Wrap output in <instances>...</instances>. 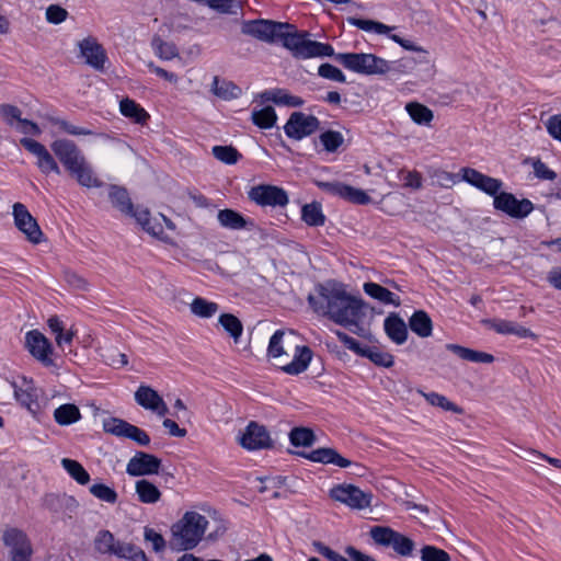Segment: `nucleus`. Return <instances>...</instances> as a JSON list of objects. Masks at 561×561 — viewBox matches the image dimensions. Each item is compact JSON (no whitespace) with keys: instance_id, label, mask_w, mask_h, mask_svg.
I'll return each mask as SVG.
<instances>
[{"instance_id":"338daca9","label":"nucleus","mask_w":561,"mask_h":561,"mask_svg":"<svg viewBox=\"0 0 561 561\" xmlns=\"http://www.w3.org/2000/svg\"><path fill=\"white\" fill-rule=\"evenodd\" d=\"M525 164H531L534 171L533 175H557V173L550 170L540 159L528 158L524 161Z\"/></svg>"},{"instance_id":"a211bd4d","label":"nucleus","mask_w":561,"mask_h":561,"mask_svg":"<svg viewBox=\"0 0 561 561\" xmlns=\"http://www.w3.org/2000/svg\"><path fill=\"white\" fill-rule=\"evenodd\" d=\"M80 55L85 59V64L96 71H103L107 55L104 47L93 36H88L78 43Z\"/></svg>"},{"instance_id":"aec40b11","label":"nucleus","mask_w":561,"mask_h":561,"mask_svg":"<svg viewBox=\"0 0 561 561\" xmlns=\"http://www.w3.org/2000/svg\"><path fill=\"white\" fill-rule=\"evenodd\" d=\"M135 401L158 416H164L169 412V408L162 397L149 386L141 385L138 387L135 392Z\"/></svg>"},{"instance_id":"ddd939ff","label":"nucleus","mask_w":561,"mask_h":561,"mask_svg":"<svg viewBox=\"0 0 561 561\" xmlns=\"http://www.w3.org/2000/svg\"><path fill=\"white\" fill-rule=\"evenodd\" d=\"M13 217L16 228L26 237V239L38 244L43 240V232L36 221L31 215L27 208L21 204L15 203L13 205Z\"/></svg>"},{"instance_id":"13d9d810","label":"nucleus","mask_w":561,"mask_h":561,"mask_svg":"<svg viewBox=\"0 0 561 561\" xmlns=\"http://www.w3.org/2000/svg\"><path fill=\"white\" fill-rule=\"evenodd\" d=\"M422 561H450L449 554L434 546H425L421 550Z\"/></svg>"},{"instance_id":"774afa93","label":"nucleus","mask_w":561,"mask_h":561,"mask_svg":"<svg viewBox=\"0 0 561 561\" xmlns=\"http://www.w3.org/2000/svg\"><path fill=\"white\" fill-rule=\"evenodd\" d=\"M126 217L134 218L142 229H145V226L149 225L151 220V216L148 209L135 208V206H133V214H127Z\"/></svg>"},{"instance_id":"c03bdc74","label":"nucleus","mask_w":561,"mask_h":561,"mask_svg":"<svg viewBox=\"0 0 561 561\" xmlns=\"http://www.w3.org/2000/svg\"><path fill=\"white\" fill-rule=\"evenodd\" d=\"M347 21L351 25H354L357 28L366 32H375L376 34H388L391 31V27H389L388 25L374 20L348 18Z\"/></svg>"},{"instance_id":"412c9836","label":"nucleus","mask_w":561,"mask_h":561,"mask_svg":"<svg viewBox=\"0 0 561 561\" xmlns=\"http://www.w3.org/2000/svg\"><path fill=\"white\" fill-rule=\"evenodd\" d=\"M23 145L27 150H30L34 156H36L37 163L42 172L59 173V167L54 156L47 150V148L43 144L34 139L25 138L23 139Z\"/></svg>"},{"instance_id":"cd10ccee","label":"nucleus","mask_w":561,"mask_h":561,"mask_svg":"<svg viewBox=\"0 0 561 561\" xmlns=\"http://www.w3.org/2000/svg\"><path fill=\"white\" fill-rule=\"evenodd\" d=\"M191 313L199 319H210L219 311V305L204 297L196 296L188 304Z\"/></svg>"},{"instance_id":"8fccbe9b","label":"nucleus","mask_w":561,"mask_h":561,"mask_svg":"<svg viewBox=\"0 0 561 561\" xmlns=\"http://www.w3.org/2000/svg\"><path fill=\"white\" fill-rule=\"evenodd\" d=\"M130 425V423L122 419L111 417L104 421L103 428L106 433L112 435L126 437Z\"/></svg>"},{"instance_id":"79ce46f5","label":"nucleus","mask_w":561,"mask_h":561,"mask_svg":"<svg viewBox=\"0 0 561 561\" xmlns=\"http://www.w3.org/2000/svg\"><path fill=\"white\" fill-rule=\"evenodd\" d=\"M151 46L156 55L164 60H171L179 57V49L174 43L165 42L160 36L154 35L151 41Z\"/></svg>"},{"instance_id":"e2e57ef3","label":"nucleus","mask_w":561,"mask_h":561,"mask_svg":"<svg viewBox=\"0 0 561 561\" xmlns=\"http://www.w3.org/2000/svg\"><path fill=\"white\" fill-rule=\"evenodd\" d=\"M144 230L164 242H170V238L164 233L163 227L158 218H151L150 224L145 226Z\"/></svg>"},{"instance_id":"9d476101","label":"nucleus","mask_w":561,"mask_h":561,"mask_svg":"<svg viewBox=\"0 0 561 561\" xmlns=\"http://www.w3.org/2000/svg\"><path fill=\"white\" fill-rule=\"evenodd\" d=\"M316 184L325 193L339 196L353 204L366 205L371 202L365 191L344 184L336 179L318 180Z\"/></svg>"},{"instance_id":"7ed1b4c3","label":"nucleus","mask_w":561,"mask_h":561,"mask_svg":"<svg viewBox=\"0 0 561 561\" xmlns=\"http://www.w3.org/2000/svg\"><path fill=\"white\" fill-rule=\"evenodd\" d=\"M293 331L277 330L270 339L267 357L283 373L297 376L307 370L313 353L309 346L295 342Z\"/></svg>"},{"instance_id":"dca6fc26","label":"nucleus","mask_w":561,"mask_h":561,"mask_svg":"<svg viewBox=\"0 0 561 561\" xmlns=\"http://www.w3.org/2000/svg\"><path fill=\"white\" fill-rule=\"evenodd\" d=\"M239 444L248 450H259L272 447V439L265 426L252 421L238 438Z\"/></svg>"},{"instance_id":"09e8293b","label":"nucleus","mask_w":561,"mask_h":561,"mask_svg":"<svg viewBox=\"0 0 561 561\" xmlns=\"http://www.w3.org/2000/svg\"><path fill=\"white\" fill-rule=\"evenodd\" d=\"M211 151L217 160L226 164H234L242 157L232 146H214Z\"/></svg>"},{"instance_id":"69168bd1","label":"nucleus","mask_w":561,"mask_h":561,"mask_svg":"<svg viewBox=\"0 0 561 561\" xmlns=\"http://www.w3.org/2000/svg\"><path fill=\"white\" fill-rule=\"evenodd\" d=\"M199 2H205L210 9L220 13H231L236 0H201Z\"/></svg>"},{"instance_id":"c85d7f7f","label":"nucleus","mask_w":561,"mask_h":561,"mask_svg":"<svg viewBox=\"0 0 561 561\" xmlns=\"http://www.w3.org/2000/svg\"><path fill=\"white\" fill-rule=\"evenodd\" d=\"M446 348L463 360L485 364L493 363L494 360V356L492 354L468 348L458 344H447Z\"/></svg>"},{"instance_id":"9b49d317","label":"nucleus","mask_w":561,"mask_h":561,"mask_svg":"<svg viewBox=\"0 0 561 561\" xmlns=\"http://www.w3.org/2000/svg\"><path fill=\"white\" fill-rule=\"evenodd\" d=\"M330 496L353 510H364L371 505L373 494L353 484H339L331 489Z\"/></svg>"},{"instance_id":"f3484780","label":"nucleus","mask_w":561,"mask_h":561,"mask_svg":"<svg viewBox=\"0 0 561 561\" xmlns=\"http://www.w3.org/2000/svg\"><path fill=\"white\" fill-rule=\"evenodd\" d=\"M161 459L154 455L137 451L127 462L126 472L131 477L158 474Z\"/></svg>"},{"instance_id":"20e7f679","label":"nucleus","mask_w":561,"mask_h":561,"mask_svg":"<svg viewBox=\"0 0 561 561\" xmlns=\"http://www.w3.org/2000/svg\"><path fill=\"white\" fill-rule=\"evenodd\" d=\"M208 519L196 511H187L172 525L170 547L176 551L194 549L203 539Z\"/></svg>"},{"instance_id":"49530a36","label":"nucleus","mask_w":561,"mask_h":561,"mask_svg":"<svg viewBox=\"0 0 561 561\" xmlns=\"http://www.w3.org/2000/svg\"><path fill=\"white\" fill-rule=\"evenodd\" d=\"M319 141L328 152H335L344 141V137L340 131L325 130L319 136Z\"/></svg>"},{"instance_id":"e433bc0d","label":"nucleus","mask_w":561,"mask_h":561,"mask_svg":"<svg viewBox=\"0 0 561 561\" xmlns=\"http://www.w3.org/2000/svg\"><path fill=\"white\" fill-rule=\"evenodd\" d=\"M54 419L57 424L67 426L78 422L81 419V413L76 404L66 403L54 411Z\"/></svg>"},{"instance_id":"4c0bfd02","label":"nucleus","mask_w":561,"mask_h":561,"mask_svg":"<svg viewBox=\"0 0 561 561\" xmlns=\"http://www.w3.org/2000/svg\"><path fill=\"white\" fill-rule=\"evenodd\" d=\"M417 392L424 397V399L433 407L440 408L444 411H450L456 414H462L463 410L448 400L445 396L439 394L437 392H424L423 390L419 389Z\"/></svg>"},{"instance_id":"c9c22d12","label":"nucleus","mask_w":561,"mask_h":561,"mask_svg":"<svg viewBox=\"0 0 561 561\" xmlns=\"http://www.w3.org/2000/svg\"><path fill=\"white\" fill-rule=\"evenodd\" d=\"M301 219L310 227H320L325 222V216L320 203L312 202L301 208Z\"/></svg>"},{"instance_id":"3c124183","label":"nucleus","mask_w":561,"mask_h":561,"mask_svg":"<svg viewBox=\"0 0 561 561\" xmlns=\"http://www.w3.org/2000/svg\"><path fill=\"white\" fill-rule=\"evenodd\" d=\"M46 503L49 508L56 512L64 506L67 507L70 512L78 507L77 501L72 496L67 495H48L46 497Z\"/></svg>"},{"instance_id":"5701e85b","label":"nucleus","mask_w":561,"mask_h":561,"mask_svg":"<svg viewBox=\"0 0 561 561\" xmlns=\"http://www.w3.org/2000/svg\"><path fill=\"white\" fill-rule=\"evenodd\" d=\"M3 543L10 554L33 553V548L26 534L18 528H8L2 535Z\"/></svg>"},{"instance_id":"2eb2a0df","label":"nucleus","mask_w":561,"mask_h":561,"mask_svg":"<svg viewBox=\"0 0 561 561\" xmlns=\"http://www.w3.org/2000/svg\"><path fill=\"white\" fill-rule=\"evenodd\" d=\"M25 346L31 355L44 366H53L54 348L48 339L37 330H31L25 335Z\"/></svg>"},{"instance_id":"6e6d98bb","label":"nucleus","mask_w":561,"mask_h":561,"mask_svg":"<svg viewBox=\"0 0 561 561\" xmlns=\"http://www.w3.org/2000/svg\"><path fill=\"white\" fill-rule=\"evenodd\" d=\"M260 98L262 102H273L276 105L286 106L288 101V91L280 88L265 90L260 94Z\"/></svg>"},{"instance_id":"0e129e2a","label":"nucleus","mask_w":561,"mask_h":561,"mask_svg":"<svg viewBox=\"0 0 561 561\" xmlns=\"http://www.w3.org/2000/svg\"><path fill=\"white\" fill-rule=\"evenodd\" d=\"M126 438H129V439L136 442L140 446H147L150 443V437L148 436V434L144 430H141L133 424L130 425V427L128 430Z\"/></svg>"},{"instance_id":"6e6552de","label":"nucleus","mask_w":561,"mask_h":561,"mask_svg":"<svg viewBox=\"0 0 561 561\" xmlns=\"http://www.w3.org/2000/svg\"><path fill=\"white\" fill-rule=\"evenodd\" d=\"M94 548L102 554H113L129 561H148L147 556L139 547L115 539L108 530H101L94 539Z\"/></svg>"},{"instance_id":"de8ad7c7","label":"nucleus","mask_w":561,"mask_h":561,"mask_svg":"<svg viewBox=\"0 0 561 561\" xmlns=\"http://www.w3.org/2000/svg\"><path fill=\"white\" fill-rule=\"evenodd\" d=\"M290 443L294 446L309 447L314 443V434L307 427H295L289 433Z\"/></svg>"},{"instance_id":"f704fd0d","label":"nucleus","mask_w":561,"mask_h":561,"mask_svg":"<svg viewBox=\"0 0 561 561\" xmlns=\"http://www.w3.org/2000/svg\"><path fill=\"white\" fill-rule=\"evenodd\" d=\"M213 92L216 96L229 101L238 99L241 95L242 90L232 81H220L218 77H215L213 80Z\"/></svg>"},{"instance_id":"1a4fd4ad","label":"nucleus","mask_w":561,"mask_h":561,"mask_svg":"<svg viewBox=\"0 0 561 561\" xmlns=\"http://www.w3.org/2000/svg\"><path fill=\"white\" fill-rule=\"evenodd\" d=\"M369 535L375 543L391 547L401 557H410L414 550V542L409 537L386 526H374Z\"/></svg>"},{"instance_id":"4d7b16f0","label":"nucleus","mask_w":561,"mask_h":561,"mask_svg":"<svg viewBox=\"0 0 561 561\" xmlns=\"http://www.w3.org/2000/svg\"><path fill=\"white\" fill-rule=\"evenodd\" d=\"M68 11L59 4H50L46 9V21L50 24H60L68 18Z\"/></svg>"},{"instance_id":"a878e982","label":"nucleus","mask_w":561,"mask_h":561,"mask_svg":"<svg viewBox=\"0 0 561 561\" xmlns=\"http://www.w3.org/2000/svg\"><path fill=\"white\" fill-rule=\"evenodd\" d=\"M309 460L322 463H332L340 468H346L351 461L342 457L335 449L332 448H318L305 455Z\"/></svg>"},{"instance_id":"5fc2aeb1","label":"nucleus","mask_w":561,"mask_h":561,"mask_svg":"<svg viewBox=\"0 0 561 561\" xmlns=\"http://www.w3.org/2000/svg\"><path fill=\"white\" fill-rule=\"evenodd\" d=\"M90 492L96 499L104 501L106 503L114 504L117 501V493L114 489L103 484L96 483L90 488Z\"/></svg>"},{"instance_id":"680f3d73","label":"nucleus","mask_w":561,"mask_h":561,"mask_svg":"<svg viewBox=\"0 0 561 561\" xmlns=\"http://www.w3.org/2000/svg\"><path fill=\"white\" fill-rule=\"evenodd\" d=\"M548 134L561 142V114L550 116L545 123Z\"/></svg>"},{"instance_id":"37998d69","label":"nucleus","mask_w":561,"mask_h":561,"mask_svg":"<svg viewBox=\"0 0 561 561\" xmlns=\"http://www.w3.org/2000/svg\"><path fill=\"white\" fill-rule=\"evenodd\" d=\"M62 468L69 473V476L76 480L79 484L85 485L90 481V474L77 460L69 458L61 459Z\"/></svg>"},{"instance_id":"58836bf2","label":"nucleus","mask_w":561,"mask_h":561,"mask_svg":"<svg viewBox=\"0 0 561 561\" xmlns=\"http://www.w3.org/2000/svg\"><path fill=\"white\" fill-rule=\"evenodd\" d=\"M405 110L411 119L417 125H428L433 121L432 110L419 102L408 103Z\"/></svg>"},{"instance_id":"052dcab7","label":"nucleus","mask_w":561,"mask_h":561,"mask_svg":"<svg viewBox=\"0 0 561 561\" xmlns=\"http://www.w3.org/2000/svg\"><path fill=\"white\" fill-rule=\"evenodd\" d=\"M144 538L147 542L152 545L156 552H161L165 548V540L161 534L157 533L153 528L145 527Z\"/></svg>"},{"instance_id":"c756f323","label":"nucleus","mask_w":561,"mask_h":561,"mask_svg":"<svg viewBox=\"0 0 561 561\" xmlns=\"http://www.w3.org/2000/svg\"><path fill=\"white\" fill-rule=\"evenodd\" d=\"M135 491L138 501L144 504H156L160 501L162 495L157 485L147 479L137 480Z\"/></svg>"},{"instance_id":"ea45409f","label":"nucleus","mask_w":561,"mask_h":561,"mask_svg":"<svg viewBox=\"0 0 561 561\" xmlns=\"http://www.w3.org/2000/svg\"><path fill=\"white\" fill-rule=\"evenodd\" d=\"M252 123L261 129L272 128L277 121V114L274 107L267 105L261 110H254L252 112Z\"/></svg>"},{"instance_id":"f8f14e48","label":"nucleus","mask_w":561,"mask_h":561,"mask_svg":"<svg viewBox=\"0 0 561 561\" xmlns=\"http://www.w3.org/2000/svg\"><path fill=\"white\" fill-rule=\"evenodd\" d=\"M320 121L313 115H306L302 112H293L284 126L288 138L301 140L316 133L320 128Z\"/></svg>"},{"instance_id":"f03ea898","label":"nucleus","mask_w":561,"mask_h":561,"mask_svg":"<svg viewBox=\"0 0 561 561\" xmlns=\"http://www.w3.org/2000/svg\"><path fill=\"white\" fill-rule=\"evenodd\" d=\"M308 302L318 314L346 328L357 325L364 316V301L348 294L342 284L335 282L318 285L316 294L308 296Z\"/></svg>"},{"instance_id":"4468645a","label":"nucleus","mask_w":561,"mask_h":561,"mask_svg":"<svg viewBox=\"0 0 561 561\" xmlns=\"http://www.w3.org/2000/svg\"><path fill=\"white\" fill-rule=\"evenodd\" d=\"M12 397L33 415L37 413L38 389L32 379L22 376L19 381H12Z\"/></svg>"},{"instance_id":"0eeeda50","label":"nucleus","mask_w":561,"mask_h":561,"mask_svg":"<svg viewBox=\"0 0 561 561\" xmlns=\"http://www.w3.org/2000/svg\"><path fill=\"white\" fill-rule=\"evenodd\" d=\"M50 149L70 175H92L93 170L81 149L70 139H56Z\"/></svg>"},{"instance_id":"6ab92c4d","label":"nucleus","mask_w":561,"mask_h":561,"mask_svg":"<svg viewBox=\"0 0 561 561\" xmlns=\"http://www.w3.org/2000/svg\"><path fill=\"white\" fill-rule=\"evenodd\" d=\"M249 197L262 206H286L288 203L287 193L277 186L259 185L249 192Z\"/></svg>"},{"instance_id":"a19ab883","label":"nucleus","mask_w":561,"mask_h":561,"mask_svg":"<svg viewBox=\"0 0 561 561\" xmlns=\"http://www.w3.org/2000/svg\"><path fill=\"white\" fill-rule=\"evenodd\" d=\"M218 322L233 341L238 343L243 333L241 321L232 313H222L219 316Z\"/></svg>"},{"instance_id":"f257e3e1","label":"nucleus","mask_w":561,"mask_h":561,"mask_svg":"<svg viewBox=\"0 0 561 561\" xmlns=\"http://www.w3.org/2000/svg\"><path fill=\"white\" fill-rule=\"evenodd\" d=\"M241 32L268 44L282 43L296 59L334 57L331 44L310 39L308 31H298L294 24L256 19L243 21Z\"/></svg>"},{"instance_id":"bb28decb","label":"nucleus","mask_w":561,"mask_h":561,"mask_svg":"<svg viewBox=\"0 0 561 561\" xmlns=\"http://www.w3.org/2000/svg\"><path fill=\"white\" fill-rule=\"evenodd\" d=\"M363 289L366 295L381 304L393 305L394 307L401 305V300L398 296L377 283L367 282L363 285Z\"/></svg>"},{"instance_id":"2f4dec72","label":"nucleus","mask_w":561,"mask_h":561,"mask_svg":"<svg viewBox=\"0 0 561 561\" xmlns=\"http://www.w3.org/2000/svg\"><path fill=\"white\" fill-rule=\"evenodd\" d=\"M410 329L420 337H428L432 335L433 323L428 314L419 310L415 311L409 320Z\"/></svg>"},{"instance_id":"423d86ee","label":"nucleus","mask_w":561,"mask_h":561,"mask_svg":"<svg viewBox=\"0 0 561 561\" xmlns=\"http://www.w3.org/2000/svg\"><path fill=\"white\" fill-rule=\"evenodd\" d=\"M333 58L345 69L359 75H385L391 70V62L374 54L335 53Z\"/></svg>"},{"instance_id":"b1692460","label":"nucleus","mask_w":561,"mask_h":561,"mask_svg":"<svg viewBox=\"0 0 561 561\" xmlns=\"http://www.w3.org/2000/svg\"><path fill=\"white\" fill-rule=\"evenodd\" d=\"M484 323L499 334H513L523 339H537V335L534 332L514 321L491 319L485 320Z\"/></svg>"},{"instance_id":"72a5a7b5","label":"nucleus","mask_w":561,"mask_h":561,"mask_svg":"<svg viewBox=\"0 0 561 561\" xmlns=\"http://www.w3.org/2000/svg\"><path fill=\"white\" fill-rule=\"evenodd\" d=\"M121 113L133 119L137 124H142L149 118V114L138 103L129 98H125L119 103Z\"/></svg>"},{"instance_id":"7c9ffc66","label":"nucleus","mask_w":561,"mask_h":561,"mask_svg":"<svg viewBox=\"0 0 561 561\" xmlns=\"http://www.w3.org/2000/svg\"><path fill=\"white\" fill-rule=\"evenodd\" d=\"M317 548L318 552L323 557L328 558L330 561H375L370 557L363 554L353 547H348L346 549V554L348 556V558L339 554L337 552L333 551L331 548L322 543H317Z\"/></svg>"},{"instance_id":"393cba45","label":"nucleus","mask_w":561,"mask_h":561,"mask_svg":"<svg viewBox=\"0 0 561 561\" xmlns=\"http://www.w3.org/2000/svg\"><path fill=\"white\" fill-rule=\"evenodd\" d=\"M388 337L396 344H403L408 337L407 324L397 313H390L383 323Z\"/></svg>"},{"instance_id":"bf43d9fd","label":"nucleus","mask_w":561,"mask_h":561,"mask_svg":"<svg viewBox=\"0 0 561 561\" xmlns=\"http://www.w3.org/2000/svg\"><path fill=\"white\" fill-rule=\"evenodd\" d=\"M21 114V110L15 105L0 104V116L10 126H12L14 122H20Z\"/></svg>"},{"instance_id":"603ef678","label":"nucleus","mask_w":561,"mask_h":561,"mask_svg":"<svg viewBox=\"0 0 561 561\" xmlns=\"http://www.w3.org/2000/svg\"><path fill=\"white\" fill-rule=\"evenodd\" d=\"M54 124L58 126L62 131L67 133L68 135L72 136H90V135H96L104 137L103 134H96L91 129L84 128V127H78L72 125L66 119L62 118H56L54 119Z\"/></svg>"},{"instance_id":"39448f33","label":"nucleus","mask_w":561,"mask_h":561,"mask_svg":"<svg viewBox=\"0 0 561 561\" xmlns=\"http://www.w3.org/2000/svg\"><path fill=\"white\" fill-rule=\"evenodd\" d=\"M477 188L494 195V207L513 218H524L534 209L529 199H517L513 194L502 192L496 195L501 188V182L495 178H461Z\"/></svg>"},{"instance_id":"473e14b6","label":"nucleus","mask_w":561,"mask_h":561,"mask_svg":"<svg viewBox=\"0 0 561 561\" xmlns=\"http://www.w3.org/2000/svg\"><path fill=\"white\" fill-rule=\"evenodd\" d=\"M217 219L221 227L230 230H242L248 225V220L241 214L228 208L219 210Z\"/></svg>"},{"instance_id":"4be33fe9","label":"nucleus","mask_w":561,"mask_h":561,"mask_svg":"<svg viewBox=\"0 0 561 561\" xmlns=\"http://www.w3.org/2000/svg\"><path fill=\"white\" fill-rule=\"evenodd\" d=\"M105 194L107 201L115 210L121 213L123 216L133 214L134 203L128 191L124 186L107 184L105 186Z\"/></svg>"},{"instance_id":"864d4df0","label":"nucleus","mask_w":561,"mask_h":561,"mask_svg":"<svg viewBox=\"0 0 561 561\" xmlns=\"http://www.w3.org/2000/svg\"><path fill=\"white\" fill-rule=\"evenodd\" d=\"M318 75L324 79L336 81L340 83L346 82V77L343 73V71L329 62H324L319 66Z\"/></svg>"},{"instance_id":"a18cd8bd","label":"nucleus","mask_w":561,"mask_h":561,"mask_svg":"<svg viewBox=\"0 0 561 561\" xmlns=\"http://www.w3.org/2000/svg\"><path fill=\"white\" fill-rule=\"evenodd\" d=\"M359 352L378 366L389 368L394 363L393 356L390 353L380 351L377 347H366Z\"/></svg>"}]
</instances>
